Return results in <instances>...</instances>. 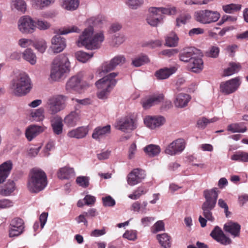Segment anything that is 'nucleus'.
<instances>
[{
  "mask_svg": "<svg viewBox=\"0 0 248 248\" xmlns=\"http://www.w3.org/2000/svg\"><path fill=\"white\" fill-rule=\"evenodd\" d=\"M218 192L217 188L216 187L204 191L203 194L205 201L202 205V209L204 218L202 216H200L199 218V221L202 228L206 226L207 220L213 222L215 220L212 211L216 206L218 197Z\"/></svg>",
  "mask_w": 248,
  "mask_h": 248,
  "instance_id": "f257e3e1",
  "label": "nucleus"
},
{
  "mask_svg": "<svg viewBox=\"0 0 248 248\" xmlns=\"http://www.w3.org/2000/svg\"><path fill=\"white\" fill-rule=\"evenodd\" d=\"M104 39L103 31L94 33L93 28L90 26L84 30L77 43L79 47L85 46L87 49L95 50L101 47Z\"/></svg>",
  "mask_w": 248,
  "mask_h": 248,
  "instance_id": "f03ea898",
  "label": "nucleus"
},
{
  "mask_svg": "<svg viewBox=\"0 0 248 248\" xmlns=\"http://www.w3.org/2000/svg\"><path fill=\"white\" fill-rule=\"evenodd\" d=\"M32 87L31 78L25 73L15 75L10 82L9 89L11 93L16 96H23L30 92Z\"/></svg>",
  "mask_w": 248,
  "mask_h": 248,
  "instance_id": "7ed1b4c3",
  "label": "nucleus"
},
{
  "mask_svg": "<svg viewBox=\"0 0 248 248\" xmlns=\"http://www.w3.org/2000/svg\"><path fill=\"white\" fill-rule=\"evenodd\" d=\"M47 184L46 173L41 169L33 168L31 170L27 187L31 193H37L43 190Z\"/></svg>",
  "mask_w": 248,
  "mask_h": 248,
  "instance_id": "20e7f679",
  "label": "nucleus"
},
{
  "mask_svg": "<svg viewBox=\"0 0 248 248\" xmlns=\"http://www.w3.org/2000/svg\"><path fill=\"white\" fill-rule=\"evenodd\" d=\"M70 62L68 58L64 55L56 57L52 63L50 77L54 81L61 78L64 74L70 70Z\"/></svg>",
  "mask_w": 248,
  "mask_h": 248,
  "instance_id": "39448f33",
  "label": "nucleus"
},
{
  "mask_svg": "<svg viewBox=\"0 0 248 248\" xmlns=\"http://www.w3.org/2000/svg\"><path fill=\"white\" fill-rule=\"evenodd\" d=\"M117 75V73H111L95 83L98 89L97 96L99 99H105L107 98L110 91L116 84L117 81L115 78Z\"/></svg>",
  "mask_w": 248,
  "mask_h": 248,
  "instance_id": "423d86ee",
  "label": "nucleus"
},
{
  "mask_svg": "<svg viewBox=\"0 0 248 248\" xmlns=\"http://www.w3.org/2000/svg\"><path fill=\"white\" fill-rule=\"evenodd\" d=\"M79 29L76 26H72L59 30L58 34L51 39V48L55 53H60L63 50L66 46L65 39L61 35L66 34L70 32H78Z\"/></svg>",
  "mask_w": 248,
  "mask_h": 248,
  "instance_id": "0eeeda50",
  "label": "nucleus"
},
{
  "mask_svg": "<svg viewBox=\"0 0 248 248\" xmlns=\"http://www.w3.org/2000/svg\"><path fill=\"white\" fill-rule=\"evenodd\" d=\"M67 100V97L62 94H55L49 97L46 105L48 113L55 115L64 109Z\"/></svg>",
  "mask_w": 248,
  "mask_h": 248,
  "instance_id": "6e6552de",
  "label": "nucleus"
},
{
  "mask_svg": "<svg viewBox=\"0 0 248 248\" xmlns=\"http://www.w3.org/2000/svg\"><path fill=\"white\" fill-rule=\"evenodd\" d=\"M220 16V15L218 12L209 10H202L195 13L196 20L204 24L215 22Z\"/></svg>",
  "mask_w": 248,
  "mask_h": 248,
  "instance_id": "1a4fd4ad",
  "label": "nucleus"
},
{
  "mask_svg": "<svg viewBox=\"0 0 248 248\" xmlns=\"http://www.w3.org/2000/svg\"><path fill=\"white\" fill-rule=\"evenodd\" d=\"M126 62L124 56L119 55L115 56L110 61L104 62L98 69L100 76L113 70L118 65H121Z\"/></svg>",
  "mask_w": 248,
  "mask_h": 248,
  "instance_id": "9d476101",
  "label": "nucleus"
},
{
  "mask_svg": "<svg viewBox=\"0 0 248 248\" xmlns=\"http://www.w3.org/2000/svg\"><path fill=\"white\" fill-rule=\"evenodd\" d=\"M138 126L137 120L131 116H125L117 122L116 128L124 132H129L136 129Z\"/></svg>",
  "mask_w": 248,
  "mask_h": 248,
  "instance_id": "9b49d317",
  "label": "nucleus"
},
{
  "mask_svg": "<svg viewBox=\"0 0 248 248\" xmlns=\"http://www.w3.org/2000/svg\"><path fill=\"white\" fill-rule=\"evenodd\" d=\"M240 78L238 77L221 82L220 84V92L225 95L235 92L241 85Z\"/></svg>",
  "mask_w": 248,
  "mask_h": 248,
  "instance_id": "f8f14e48",
  "label": "nucleus"
},
{
  "mask_svg": "<svg viewBox=\"0 0 248 248\" xmlns=\"http://www.w3.org/2000/svg\"><path fill=\"white\" fill-rule=\"evenodd\" d=\"M18 27L23 33H32L35 29L34 21L29 16H22L18 21Z\"/></svg>",
  "mask_w": 248,
  "mask_h": 248,
  "instance_id": "ddd939ff",
  "label": "nucleus"
},
{
  "mask_svg": "<svg viewBox=\"0 0 248 248\" xmlns=\"http://www.w3.org/2000/svg\"><path fill=\"white\" fill-rule=\"evenodd\" d=\"M146 177V173L144 170L140 169H135L132 170L127 176V184L133 186L140 183Z\"/></svg>",
  "mask_w": 248,
  "mask_h": 248,
  "instance_id": "4468645a",
  "label": "nucleus"
},
{
  "mask_svg": "<svg viewBox=\"0 0 248 248\" xmlns=\"http://www.w3.org/2000/svg\"><path fill=\"white\" fill-rule=\"evenodd\" d=\"M185 148V143L183 139H177L170 143L166 148V154L174 155L181 153Z\"/></svg>",
  "mask_w": 248,
  "mask_h": 248,
  "instance_id": "2eb2a0df",
  "label": "nucleus"
},
{
  "mask_svg": "<svg viewBox=\"0 0 248 248\" xmlns=\"http://www.w3.org/2000/svg\"><path fill=\"white\" fill-rule=\"evenodd\" d=\"M200 54V50L194 47H186L183 49L179 54V59L181 61L189 62L192 59Z\"/></svg>",
  "mask_w": 248,
  "mask_h": 248,
  "instance_id": "dca6fc26",
  "label": "nucleus"
},
{
  "mask_svg": "<svg viewBox=\"0 0 248 248\" xmlns=\"http://www.w3.org/2000/svg\"><path fill=\"white\" fill-rule=\"evenodd\" d=\"M149 14L146 17L147 22L152 27H157L158 24L161 23L164 16L157 13L156 7H150Z\"/></svg>",
  "mask_w": 248,
  "mask_h": 248,
  "instance_id": "f3484780",
  "label": "nucleus"
},
{
  "mask_svg": "<svg viewBox=\"0 0 248 248\" xmlns=\"http://www.w3.org/2000/svg\"><path fill=\"white\" fill-rule=\"evenodd\" d=\"M210 236L217 242L224 245L230 244L232 242L231 239L224 234L221 228L218 226H215L211 232Z\"/></svg>",
  "mask_w": 248,
  "mask_h": 248,
  "instance_id": "a211bd4d",
  "label": "nucleus"
},
{
  "mask_svg": "<svg viewBox=\"0 0 248 248\" xmlns=\"http://www.w3.org/2000/svg\"><path fill=\"white\" fill-rule=\"evenodd\" d=\"M81 80V78L78 76L72 77L66 83V90L69 92H79L82 89Z\"/></svg>",
  "mask_w": 248,
  "mask_h": 248,
  "instance_id": "6ab92c4d",
  "label": "nucleus"
},
{
  "mask_svg": "<svg viewBox=\"0 0 248 248\" xmlns=\"http://www.w3.org/2000/svg\"><path fill=\"white\" fill-rule=\"evenodd\" d=\"M165 122V119L163 117H152L147 116L144 120L145 124L151 129H155L162 125Z\"/></svg>",
  "mask_w": 248,
  "mask_h": 248,
  "instance_id": "aec40b11",
  "label": "nucleus"
},
{
  "mask_svg": "<svg viewBox=\"0 0 248 248\" xmlns=\"http://www.w3.org/2000/svg\"><path fill=\"white\" fill-rule=\"evenodd\" d=\"M45 129L44 126L35 124L31 125L26 130V137L29 141H31L33 138L43 132Z\"/></svg>",
  "mask_w": 248,
  "mask_h": 248,
  "instance_id": "412c9836",
  "label": "nucleus"
},
{
  "mask_svg": "<svg viewBox=\"0 0 248 248\" xmlns=\"http://www.w3.org/2000/svg\"><path fill=\"white\" fill-rule=\"evenodd\" d=\"M110 125H107L104 126H98L94 129L92 134V138L99 141L109 134L110 133Z\"/></svg>",
  "mask_w": 248,
  "mask_h": 248,
  "instance_id": "4be33fe9",
  "label": "nucleus"
},
{
  "mask_svg": "<svg viewBox=\"0 0 248 248\" xmlns=\"http://www.w3.org/2000/svg\"><path fill=\"white\" fill-rule=\"evenodd\" d=\"M164 96L162 94L153 95L148 98L141 100V104L144 109H148L152 106L158 104L163 100Z\"/></svg>",
  "mask_w": 248,
  "mask_h": 248,
  "instance_id": "5701e85b",
  "label": "nucleus"
},
{
  "mask_svg": "<svg viewBox=\"0 0 248 248\" xmlns=\"http://www.w3.org/2000/svg\"><path fill=\"white\" fill-rule=\"evenodd\" d=\"M223 229L226 232L230 233L233 237H235L240 235L241 226L237 222L229 221L224 224Z\"/></svg>",
  "mask_w": 248,
  "mask_h": 248,
  "instance_id": "b1692460",
  "label": "nucleus"
},
{
  "mask_svg": "<svg viewBox=\"0 0 248 248\" xmlns=\"http://www.w3.org/2000/svg\"><path fill=\"white\" fill-rule=\"evenodd\" d=\"M11 161H7L0 165V184L5 181L12 169Z\"/></svg>",
  "mask_w": 248,
  "mask_h": 248,
  "instance_id": "393cba45",
  "label": "nucleus"
},
{
  "mask_svg": "<svg viewBox=\"0 0 248 248\" xmlns=\"http://www.w3.org/2000/svg\"><path fill=\"white\" fill-rule=\"evenodd\" d=\"M202 56L201 54L200 55H198L197 57H195L193 59H192L189 62L188 68L192 72L195 73H199L201 72L203 69V61L201 57Z\"/></svg>",
  "mask_w": 248,
  "mask_h": 248,
  "instance_id": "a878e982",
  "label": "nucleus"
},
{
  "mask_svg": "<svg viewBox=\"0 0 248 248\" xmlns=\"http://www.w3.org/2000/svg\"><path fill=\"white\" fill-rule=\"evenodd\" d=\"M51 124L54 133L57 135L61 134L62 132V119L57 116L51 120Z\"/></svg>",
  "mask_w": 248,
  "mask_h": 248,
  "instance_id": "bb28decb",
  "label": "nucleus"
},
{
  "mask_svg": "<svg viewBox=\"0 0 248 248\" xmlns=\"http://www.w3.org/2000/svg\"><path fill=\"white\" fill-rule=\"evenodd\" d=\"M75 175L73 168L68 167L60 168L57 173L58 177L60 179H69L74 177Z\"/></svg>",
  "mask_w": 248,
  "mask_h": 248,
  "instance_id": "cd10ccee",
  "label": "nucleus"
},
{
  "mask_svg": "<svg viewBox=\"0 0 248 248\" xmlns=\"http://www.w3.org/2000/svg\"><path fill=\"white\" fill-rule=\"evenodd\" d=\"M190 99L188 94L181 93L176 96L174 103L176 107L182 108L187 106Z\"/></svg>",
  "mask_w": 248,
  "mask_h": 248,
  "instance_id": "c85d7f7f",
  "label": "nucleus"
},
{
  "mask_svg": "<svg viewBox=\"0 0 248 248\" xmlns=\"http://www.w3.org/2000/svg\"><path fill=\"white\" fill-rule=\"evenodd\" d=\"M176 68L174 67L160 69L155 73V76L158 79L168 78L170 75L174 73Z\"/></svg>",
  "mask_w": 248,
  "mask_h": 248,
  "instance_id": "c756f323",
  "label": "nucleus"
},
{
  "mask_svg": "<svg viewBox=\"0 0 248 248\" xmlns=\"http://www.w3.org/2000/svg\"><path fill=\"white\" fill-rule=\"evenodd\" d=\"M15 184L14 181L9 180L4 186H1L0 195L2 196H9L15 190Z\"/></svg>",
  "mask_w": 248,
  "mask_h": 248,
  "instance_id": "7c9ffc66",
  "label": "nucleus"
},
{
  "mask_svg": "<svg viewBox=\"0 0 248 248\" xmlns=\"http://www.w3.org/2000/svg\"><path fill=\"white\" fill-rule=\"evenodd\" d=\"M79 119L78 114L76 112H72L65 117L64 121L67 126L72 127L76 125Z\"/></svg>",
  "mask_w": 248,
  "mask_h": 248,
  "instance_id": "2f4dec72",
  "label": "nucleus"
},
{
  "mask_svg": "<svg viewBox=\"0 0 248 248\" xmlns=\"http://www.w3.org/2000/svg\"><path fill=\"white\" fill-rule=\"evenodd\" d=\"M87 134L86 129L83 127H80L69 131L67 135L70 138L80 139L85 137Z\"/></svg>",
  "mask_w": 248,
  "mask_h": 248,
  "instance_id": "473e14b6",
  "label": "nucleus"
},
{
  "mask_svg": "<svg viewBox=\"0 0 248 248\" xmlns=\"http://www.w3.org/2000/svg\"><path fill=\"white\" fill-rule=\"evenodd\" d=\"M156 238L160 244L164 248H170L171 247L170 237L166 233L159 234Z\"/></svg>",
  "mask_w": 248,
  "mask_h": 248,
  "instance_id": "72a5a7b5",
  "label": "nucleus"
},
{
  "mask_svg": "<svg viewBox=\"0 0 248 248\" xmlns=\"http://www.w3.org/2000/svg\"><path fill=\"white\" fill-rule=\"evenodd\" d=\"M32 6L36 9L42 10L53 4L55 0H32Z\"/></svg>",
  "mask_w": 248,
  "mask_h": 248,
  "instance_id": "f704fd0d",
  "label": "nucleus"
},
{
  "mask_svg": "<svg viewBox=\"0 0 248 248\" xmlns=\"http://www.w3.org/2000/svg\"><path fill=\"white\" fill-rule=\"evenodd\" d=\"M147 202L146 201L140 203L139 202H134L131 206V209L135 212L146 214L147 211Z\"/></svg>",
  "mask_w": 248,
  "mask_h": 248,
  "instance_id": "c9c22d12",
  "label": "nucleus"
},
{
  "mask_svg": "<svg viewBox=\"0 0 248 248\" xmlns=\"http://www.w3.org/2000/svg\"><path fill=\"white\" fill-rule=\"evenodd\" d=\"M144 151L148 156L154 157L159 154L160 148L156 145L150 144L144 147Z\"/></svg>",
  "mask_w": 248,
  "mask_h": 248,
  "instance_id": "e433bc0d",
  "label": "nucleus"
},
{
  "mask_svg": "<svg viewBox=\"0 0 248 248\" xmlns=\"http://www.w3.org/2000/svg\"><path fill=\"white\" fill-rule=\"evenodd\" d=\"M24 59L31 64H35L36 62V57L35 53L30 48L26 49L23 53Z\"/></svg>",
  "mask_w": 248,
  "mask_h": 248,
  "instance_id": "4c0bfd02",
  "label": "nucleus"
},
{
  "mask_svg": "<svg viewBox=\"0 0 248 248\" xmlns=\"http://www.w3.org/2000/svg\"><path fill=\"white\" fill-rule=\"evenodd\" d=\"M179 38L176 34L173 32H171L166 38L165 45L169 47H175L178 43Z\"/></svg>",
  "mask_w": 248,
  "mask_h": 248,
  "instance_id": "58836bf2",
  "label": "nucleus"
},
{
  "mask_svg": "<svg viewBox=\"0 0 248 248\" xmlns=\"http://www.w3.org/2000/svg\"><path fill=\"white\" fill-rule=\"evenodd\" d=\"M63 7L67 10H75L79 5V0H62Z\"/></svg>",
  "mask_w": 248,
  "mask_h": 248,
  "instance_id": "ea45409f",
  "label": "nucleus"
},
{
  "mask_svg": "<svg viewBox=\"0 0 248 248\" xmlns=\"http://www.w3.org/2000/svg\"><path fill=\"white\" fill-rule=\"evenodd\" d=\"M32 120L37 122L42 121L44 120V109L43 108H40L32 111L30 114Z\"/></svg>",
  "mask_w": 248,
  "mask_h": 248,
  "instance_id": "a19ab883",
  "label": "nucleus"
},
{
  "mask_svg": "<svg viewBox=\"0 0 248 248\" xmlns=\"http://www.w3.org/2000/svg\"><path fill=\"white\" fill-rule=\"evenodd\" d=\"M11 7L13 9H15L24 13L26 9V4L24 0H14L12 2Z\"/></svg>",
  "mask_w": 248,
  "mask_h": 248,
  "instance_id": "79ce46f5",
  "label": "nucleus"
},
{
  "mask_svg": "<svg viewBox=\"0 0 248 248\" xmlns=\"http://www.w3.org/2000/svg\"><path fill=\"white\" fill-rule=\"evenodd\" d=\"M242 5L241 4L231 3L223 5L222 9L226 13L232 14L234 12L239 11Z\"/></svg>",
  "mask_w": 248,
  "mask_h": 248,
  "instance_id": "37998d69",
  "label": "nucleus"
},
{
  "mask_svg": "<svg viewBox=\"0 0 248 248\" xmlns=\"http://www.w3.org/2000/svg\"><path fill=\"white\" fill-rule=\"evenodd\" d=\"M77 59L82 62H86L93 56V53H88L82 51H79L75 53Z\"/></svg>",
  "mask_w": 248,
  "mask_h": 248,
  "instance_id": "c03bdc74",
  "label": "nucleus"
},
{
  "mask_svg": "<svg viewBox=\"0 0 248 248\" xmlns=\"http://www.w3.org/2000/svg\"><path fill=\"white\" fill-rule=\"evenodd\" d=\"M149 62V59L146 55H140L132 60V64L135 67H140Z\"/></svg>",
  "mask_w": 248,
  "mask_h": 248,
  "instance_id": "a18cd8bd",
  "label": "nucleus"
},
{
  "mask_svg": "<svg viewBox=\"0 0 248 248\" xmlns=\"http://www.w3.org/2000/svg\"><path fill=\"white\" fill-rule=\"evenodd\" d=\"M231 159L234 161L248 162V153L238 152L231 156Z\"/></svg>",
  "mask_w": 248,
  "mask_h": 248,
  "instance_id": "49530a36",
  "label": "nucleus"
},
{
  "mask_svg": "<svg viewBox=\"0 0 248 248\" xmlns=\"http://www.w3.org/2000/svg\"><path fill=\"white\" fill-rule=\"evenodd\" d=\"M240 68V65L235 63H231L230 66L224 70V76H229L237 72Z\"/></svg>",
  "mask_w": 248,
  "mask_h": 248,
  "instance_id": "de8ad7c7",
  "label": "nucleus"
},
{
  "mask_svg": "<svg viewBox=\"0 0 248 248\" xmlns=\"http://www.w3.org/2000/svg\"><path fill=\"white\" fill-rule=\"evenodd\" d=\"M241 125V123L230 124L228 126V130L232 133H244L246 131L247 128L245 126L242 127Z\"/></svg>",
  "mask_w": 248,
  "mask_h": 248,
  "instance_id": "09e8293b",
  "label": "nucleus"
},
{
  "mask_svg": "<svg viewBox=\"0 0 248 248\" xmlns=\"http://www.w3.org/2000/svg\"><path fill=\"white\" fill-rule=\"evenodd\" d=\"M34 24L35 28H37L40 30H46L50 28L51 27L50 23L42 19H37V20L34 21Z\"/></svg>",
  "mask_w": 248,
  "mask_h": 248,
  "instance_id": "8fccbe9b",
  "label": "nucleus"
},
{
  "mask_svg": "<svg viewBox=\"0 0 248 248\" xmlns=\"http://www.w3.org/2000/svg\"><path fill=\"white\" fill-rule=\"evenodd\" d=\"M94 27L97 26L102 28L107 24V20L105 17L102 16H98L95 18H93L91 19Z\"/></svg>",
  "mask_w": 248,
  "mask_h": 248,
  "instance_id": "3c124183",
  "label": "nucleus"
},
{
  "mask_svg": "<svg viewBox=\"0 0 248 248\" xmlns=\"http://www.w3.org/2000/svg\"><path fill=\"white\" fill-rule=\"evenodd\" d=\"M191 18L189 14H184L179 16L176 19V26L178 27L186 24Z\"/></svg>",
  "mask_w": 248,
  "mask_h": 248,
  "instance_id": "603ef678",
  "label": "nucleus"
},
{
  "mask_svg": "<svg viewBox=\"0 0 248 248\" xmlns=\"http://www.w3.org/2000/svg\"><path fill=\"white\" fill-rule=\"evenodd\" d=\"M217 121V119L216 118L207 119L205 117H202L197 121V124L199 128L204 129L208 124L214 123Z\"/></svg>",
  "mask_w": 248,
  "mask_h": 248,
  "instance_id": "864d4df0",
  "label": "nucleus"
},
{
  "mask_svg": "<svg viewBox=\"0 0 248 248\" xmlns=\"http://www.w3.org/2000/svg\"><path fill=\"white\" fill-rule=\"evenodd\" d=\"M157 13H161L162 14L173 15L176 13V9L175 7L170 8L156 7Z\"/></svg>",
  "mask_w": 248,
  "mask_h": 248,
  "instance_id": "5fc2aeb1",
  "label": "nucleus"
},
{
  "mask_svg": "<svg viewBox=\"0 0 248 248\" xmlns=\"http://www.w3.org/2000/svg\"><path fill=\"white\" fill-rule=\"evenodd\" d=\"M145 193L144 188L142 186H140L133 192V194L129 195L128 197L132 200H137Z\"/></svg>",
  "mask_w": 248,
  "mask_h": 248,
  "instance_id": "6e6d98bb",
  "label": "nucleus"
},
{
  "mask_svg": "<svg viewBox=\"0 0 248 248\" xmlns=\"http://www.w3.org/2000/svg\"><path fill=\"white\" fill-rule=\"evenodd\" d=\"M76 183L82 187H87L89 186V178L87 176H78L76 179Z\"/></svg>",
  "mask_w": 248,
  "mask_h": 248,
  "instance_id": "4d7b16f0",
  "label": "nucleus"
},
{
  "mask_svg": "<svg viewBox=\"0 0 248 248\" xmlns=\"http://www.w3.org/2000/svg\"><path fill=\"white\" fill-rule=\"evenodd\" d=\"M219 53V48L217 46H212L206 52L207 57L211 58H217Z\"/></svg>",
  "mask_w": 248,
  "mask_h": 248,
  "instance_id": "13d9d810",
  "label": "nucleus"
},
{
  "mask_svg": "<svg viewBox=\"0 0 248 248\" xmlns=\"http://www.w3.org/2000/svg\"><path fill=\"white\" fill-rule=\"evenodd\" d=\"M10 226L14 227V228L24 229V221L23 220L19 217H15L13 219L10 223Z\"/></svg>",
  "mask_w": 248,
  "mask_h": 248,
  "instance_id": "bf43d9fd",
  "label": "nucleus"
},
{
  "mask_svg": "<svg viewBox=\"0 0 248 248\" xmlns=\"http://www.w3.org/2000/svg\"><path fill=\"white\" fill-rule=\"evenodd\" d=\"M143 3V0H127V5L132 9H137Z\"/></svg>",
  "mask_w": 248,
  "mask_h": 248,
  "instance_id": "052dcab7",
  "label": "nucleus"
},
{
  "mask_svg": "<svg viewBox=\"0 0 248 248\" xmlns=\"http://www.w3.org/2000/svg\"><path fill=\"white\" fill-rule=\"evenodd\" d=\"M33 46L41 53L44 52L47 47L46 42L44 40L33 43Z\"/></svg>",
  "mask_w": 248,
  "mask_h": 248,
  "instance_id": "680f3d73",
  "label": "nucleus"
},
{
  "mask_svg": "<svg viewBox=\"0 0 248 248\" xmlns=\"http://www.w3.org/2000/svg\"><path fill=\"white\" fill-rule=\"evenodd\" d=\"M123 236L128 240L134 241L137 239V232L134 230H127Z\"/></svg>",
  "mask_w": 248,
  "mask_h": 248,
  "instance_id": "e2e57ef3",
  "label": "nucleus"
},
{
  "mask_svg": "<svg viewBox=\"0 0 248 248\" xmlns=\"http://www.w3.org/2000/svg\"><path fill=\"white\" fill-rule=\"evenodd\" d=\"M102 201L105 206L111 207L115 204V200L110 196L103 198Z\"/></svg>",
  "mask_w": 248,
  "mask_h": 248,
  "instance_id": "0e129e2a",
  "label": "nucleus"
},
{
  "mask_svg": "<svg viewBox=\"0 0 248 248\" xmlns=\"http://www.w3.org/2000/svg\"><path fill=\"white\" fill-rule=\"evenodd\" d=\"M13 205V202L8 199H3L0 200V209L9 208Z\"/></svg>",
  "mask_w": 248,
  "mask_h": 248,
  "instance_id": "69168bd1",
  "label": "nucleus"
},
{
  "mask_svg": "<svg viewBox=\"0 0 248 248\" xmlns=\"http://www.w3.org/2000/svg\"><path fill=\"white\" fill-rule=\"evenodd\" d=\"M72 100L77 103L76 107L80 108V105L86 106L91 104V101L89 98H86L83 99L73 98Z\"/></svg>",
  "mask_w": 248,
  "mask_h": 248,
  "instance_id": "338daca9",
  "label": "nucleus"
},
{
  "mask_svg": "<svg viewBox=\"0 0 248 248\" xmlns=\"http://www.w3.org/2000/svg\"><path fill=\"white\" fill-rule=\"evenodd\" d=\"M24 231V229L20 228H14L10 226L9 230V236L11 237L17 236L21 234Z\"/></svg>",
  "mask_w": 248,
  "mask_h": 248,
  "instance_id": "774afa93",
  "label": "nucleus"
}]
</instances>
